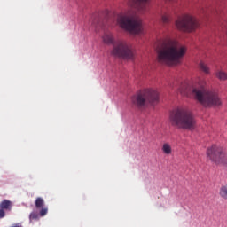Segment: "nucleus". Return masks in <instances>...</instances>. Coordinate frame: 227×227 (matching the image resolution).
Listing matches in <instances>:
<instances>
[{
	"mask_svg": "<svg viewBox=\"0 0 227 227\" xmlns=\"http://www.w3.org/2000/svg\"><path fill=\"white\" fill-rule=\"evenodd\" d=\"M186 53L187 47L178 44L175 40L166 39L157 51V59L161 65L176 67V65H181Z\"/></svg>",
	"mask_w": 227,
	"mask_h": 227,
	"instance_id": "f257e3e1",
	"label": "nucleus"
},
{
	"mask_svg": "<svg viewBox=\"0 0 227 227\" xmlns=\"http://www.w3.org/2000/svg\"><path fill=\"white\" fill-rule=\"evenodd\" d=\"M205 84H207L205 80H201L199 83L200 87L192 89L195 100H198L203 107H217L221 106L223 102L219 98V94L214 90L205 89Z\"/></svg>",
	"mask_w": 227,
	"mask_h": 227,
	"instance_id": "f03ea898",
	"label": "nucleus"
},
{
	"mask_svg": "<svg viewBox=\"0 0 227 227\" xmlns=\"http://www.w3.org/2000/svg\"><path fill=\"white\" fill-rule=\"evenodd\" d=\"M169 121L172 127L184 129V130H194L196 129V120L192 114L185 108H176L169 115Z\"/></svg>",
	"mask_w": 227,
	"mask_h": 227,
	"instance_id": "7ed1b4c3",
	"label": "nucleus"
},
{
	"mask_svg": "<svg viewBox=\"0 0 227 227\" xmlns=\"http://www.w3.org/2000/svg\"><path fill=\"white\" fill-rule=\"evenodd\" d=\"M102 40L106 45H114L112 56H114L115 58H122L123 59H133L134 51L130 45H128L127 43L123 41H119L116 43L113 32L106 30L102 36Z\"/></svg>",
	"mask_w": 227,
	"mask_h": 227,
	"instance_id": "20e7f679",
	"label": "nucleus"
},
{
	"mask_svg": "<svg viewBox=\"0 0 227 227\" xmlns=\"http://www.w3.org/2000/svg\"><path fill=\"white\" fill-rule=\"evenodd\" d=\"M131 102L138 109H145L148 104L155 106V104L159 103V92L152 89H145L133 96Z\"/></svg>",
	"mask_w": 227,
	"mask_h": 227,
	"instance_id": "39448f33",
	"label": "nucleus"
},
{
	"mask_svg": "<svg viewBox=\"0 0 227 227\" xmlns=\"http://www.w3.org/2000/svg\"><path fill=\"white\" fill-rule=\"evenodd\" d=\"M117 24L121 29L129 31L132 35H139L143 31L141 20L136 19L130 16V14L120 13L117 16Z\"/></svg>",
	"mask_w": 227,
	"mask_h": 227,
	"instance_id": "423d86ee",
	"label": "nucleus"
},
{
	"mask_svg": "<svg viewBox=\"0 0 227 227\" xmlns=\"http://www.w3.org/2000/svg\"><path fill=\"white\" fill-rule=\"evenodd\" d=\"M207 158L215 164H224L227 166V154L222 146L213 145L208 147L206 153Z\"/></svg>",
	"mask_w": 227,
	"mask_h": 227,
	"instance_id": "0eeeda50",
	"label": "nucleus"
},
{
	"mask_svg": "<svg viewBox=\"0 0 227 227\" xmlns=\"http://www.w3.org/2000/svg\"><path fill=\"white\" fill-rule=\"evenodd\" d=\"M176 26L180 31L191 33V31H194L198 27L199 24L194 17L186 14L176 21Z\"/></svg>",
	"mask_w": 227,
	"mask_h": 227,
	"instance_id": "6e6552de",
	"label": "nucleus"
},
{
	"mask_svg": "<svg viewBox=\"0 0 227 227\" xmlns=\"http://www.w3.org/2000/svg\"><path fill=\"white\" fill-rule=\"evenodd\" d=\"M12 208H13V202L4 199L0 203V219H3L6 216V212H12Z\"/></svg>",
	"mask_w": 227,
	"mask_h": 227,
	"instance_id": "1a4fd4ad",
	"label": "nucleus"
},
{
	"mask_svg": "<svg viewBox=\"0 0 227 227\" xmlns=\"http://www.w3.org/2000/svg\"><path fill=\"white\" fill-rule=\"evenodd\" d=\"M133 5L138 12H146L148 10V0H131Z\"/></svg>",
	"mask_w": 227,
	"mask_h": 227,
	"instance_id": "9d476101",
	"label": "nucleus"
},
{
	"mask_svg": "<svg viewBox=\"0 0 227 227\" xmlns=\"http://www.w3.org/2000/svg\"><path fill=\"white\" fill-rule=\"evenodd\" d=\"M161 150L163 153H165V155H171L173 152V149L171 148V145H169V143H164Z\"/></svg>",
	"mask_w": 227,
	"mask_h": 227,
	"instance_id": "9b49d317",
	"label": "nucleus"
},
{
	"mask_svg": "<svg viewBox=\"0 0 227 227\" xmlns=\"http://www.w3.org/2000/svg\"><path fill=\"white\" fill-rule=\"evenodd\" d=\"M179 93H181V95H189V93H191V87L185 83L182 84L179 88Z\"/></svg>",
	"mask_w": 227,
	"mask_h": 227,
	"instance_id": "f8f14e48",
	"label": "nucleus"
},
{
	"mask_svg": "<svg viewBox=\"0 0 227 227\" xmlns=\"http://www.w3.org/2000/svg\"><path fill=\"white\" fill-rule=\"evenodd\" d=\"M199 68L200 70L204 72V74H210V69L208 68V66H207V64H205L204 62H200Z\"/></svg>",
	"mask_w": 227,
	"mask_h": 227,
	"instance_id": "ddd939ff",
	"label": "nucleus"
},
{
	"mask_svg": "<svg viewBox=\"0 0 227 227\" xmlns=\"http://www.w3.org/2000/svg\"><path fill=\"white\" fill-rule=\"evenodd\" d=\"M161 20L163 24H169V21L171 20V17L169 16V13L164 12L161 14Z\"/></svg>",
	"mask_w": 227,
	"mask_h": 227,
	"instance_id": "4468645a",
	"label": "nucleus"
},
{
	"mask_svg": "<svg viewBox=\"0 0 227 227\" xmlns=\"http://www.w3.org/2000/svg\"><path fill=\"white\" fill-rule=\"evenodd\" d=\"M219 194L221 198H223V200H227V184L220 188Z\"/></svg>",
	"mask_w": 227,
	"mask_h": 227,
	"instance_id": "2eb2a0df",
	"label": "nucleus"
},
{
	"mask_svg": "<svg viewBox=\"0 0 227 227\" xmlns=\"http://www.w3.org/2000/svg\"><path fill=\"white\" fill-rule=\"evenodd\" d=\"M216 77L220 81H227V74L223 71H218L216 72Z\"/></svg>",
	"mask_w": 227,
	"mask_h": 227,
	"instance_id": "dca6fc26",
	"label": "nucleus"
},
{
	"mask_svg": "<svg viewBox=\"0 0 227 227\" xmlns=\"http://www.w3.org/2000/svg\"><path fill=\"white\" fill-rule=\"evenodd\" d=\"M43 205H45V201L43 200V199L38 197L35 200V207L36 208H43Z\"/></svg>",
	"mask_w": 227,
	"mask_h": 227,
	"instance_id": "f3484780",
	"label": "nucleus"
},
{
	"mask_svg": "<svg viewBox=\"0 0 227 227\" xmlns=\"http://www.w3.org/2000/svg\"><path fill=\"white\" fill-rule=\"evenodd\" d=\"M38 217H39V215H38V213L37 212H32L31 214H30V215H29V219H30V221H36V219H38Z\"/></svg>",
	"mask_w": 227,
	"mask_h": 227,
	"instance_id": "a211bd4d",
	"label": "nucleus"
},
{
	"mask_svg": "<svg viewBox=\"0 0 227 227\" xmlns=\"http://www.w3.org/2000/svg\"><path fill=\"white\" fill-rule=\"evenodd\" d=\"M40 215L41 217H43V215H47L48 209L47 207H41Z\"/></svg>",
	"mask_w": 227,
	"mask_h": 227,
	"instance_id": "6ab92c4d",
	"label": "nucleus"
}]
</instances>
